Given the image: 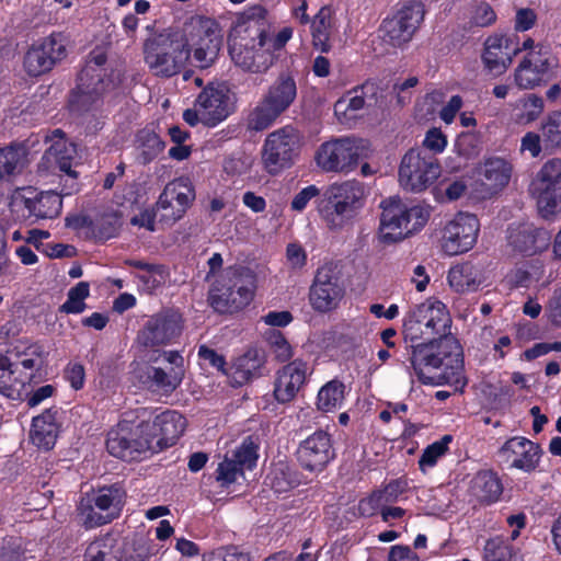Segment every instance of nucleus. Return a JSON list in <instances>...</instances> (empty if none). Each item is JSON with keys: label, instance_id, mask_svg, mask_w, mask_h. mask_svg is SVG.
<instances>
[{"label": "nucleus", "instance_id": "obj_1", "mask_svg": "<svg viewBox=\"0 0 561 561\" xmlns=\"http://www.w3.org/2000/svg\"><path fill=\"white\" fill-rule=\"evenodd\" d=\"M409 360L423 385H454L463 388L462 350L453 335L409 346Z\"/></svg>", "mask_w": 561, "mask_h": 561}, {"label": "nucleus", "instance_id": "obj_2", "mask_svg": "<svg viewBox=\"0 0 561 561\" xmlns=\"http://www.w3.org/2000/svg\"><path fill=\"white\" fill-rule=\"evenodd\" d=\"M255 287L256 277L250 268L230 266L211 282L207 300L215 311L232 313L251 302Z\"/></svg>", "mask_w": 561, "mask_h": 561}, {"label": "nucleus", "instance_id": "obj_3", "mask_svg": "<svg viewBox=\"0 0 561 561\" xmlns=\"http://www.w3.org/2000/svg\"><path fill=\"white\" fill-rule=\"evenodd\" d=\"M107 56L102 48L93 49L78 76L69 105L73 112L84 113L95 106L103 93L122 81L121 73H106Z\"/></svg>", "mask_w": 561, "mask_h": 561}, {"label": "nucleus", "instance_id": "obj_4", "mask_svg": "<svg viewBox=\"0 0 561 561\" xmlns=\"http://www.w3.org/2000/svg\"><path fill=\"white\" fill-rule=\"evenodd\" d=\"M451 317L446 306L436 299H426L411 308L403 318L402 334L405 343L450 336Z\"/></svg>", "mask_w": 561, "mask_h": 561}, {"label": "nucleus", "instance_id": "obj_5", "mask_svg": "<svg viewBox=\"0 0 561 561\" xmlns=\"http://www.w3.org/2000/svg\"><path fill=\"white\" fill-rule=\"evenodd\" d=\"M325 198L327 205L322 209L324 220L332 229L342 228L364 207L365 187L354 180L334 183L327 190Z\"/></svg>", "mask_w": 561, "mask_h": 561}, {"label": "nucleus", "instance_id": "obj_6", "mask_svg": "<svg viewBox=\"0 0 561 561\" xmlns=\"http://www.w3.org/2000/svg\"><path fill=\"white\" fill-rule=\"evenodd\" d=\"M145 61L160 77L176 75L190 59L191 49L186 39L159 35L148 39L144 46Z\"/></svg>", "mask_w": 561, "mask_h": 561}, {"label": "nucleus", "instance_id": "obj_7", "mask_svg": "<svg viewBox=\"0 0 561 561\" xmlns=\"http://www.w3.org/2000/svg\"><path fill=\"white\" fill-rule=\"evenodd\" d=\"M125 491L119 484L99 488L81 499L78 512L87 528L111 523L121 514Z\"/></svg>", "mask_w": 561, "mask_h": 561}, {"label": "nucleus", "instance_id": "obj_8", "mask_svg": "<svg viewBox=\"0 0 561 561\" xmlns=\"http://www.w3.org/2000/svg\"><path fill=\"white\" fill-rule=\"evenodd\" d=\"M346 294L342 267L339 263L327 262L316 271L309 289V302L320 313L336 310Z\"/></svg>", "mask_w": 561, "mask_h": 561}, {"label": "nucleus", "instance_id": "obj_9", "mask_svg": "<svg viewBox=\"0 0 561 561\" xmlns=\"http://www.w3.org/2000/svg\"><path fill=\"white\" fill-rule=\"evenodd\" d=\"M425 5L420 0H409L391 15L386 18L379 27L380 37L391 47H403L412 41L425 18Z\"/></svg>", "mask_w": 561, "mask_h": 561}, {"label": "nucleus", "instance_id": "obj_10", "mask_svg": "<svg viewBox=\"0 0 561 561\" xmlns=\"http://www.w3.org/2000/svg\"><path fill=\"white\" fill-rule=\"evenodd\" d=\"M440 175L438 159L425 149H410L399 167L400 185L411 192H422Z\"/></svg>", "mask_w": 561, "mask_h": 561}, {"label": "nucleus", "instance_id": "obj_11", "mask_svg": "<svg viewBox=\"0 0 561 561\" xmlns=\"http://www.w3.org/2000/svg\"><path fill=\"white\" fill-rule=\"evenodd\" d=\"M266 45V33L257 27L256 36L238 35L230 39L229 54L237 67L252 73H262L268 70L275 58Z\"/></svg>", "mask_w": 561, "mask_h": 561}, {"label": "nucleus", "instance_id": "obj_12", "mask_svg": "<svg viewBox=\"0 0 561 561\" xmlns=\"http://www.w3.org/2000/svg\"><path fill=\"white\" fill-rule=\"evenodd\" d=\"M68 37L62 33H51L32 44L23 58V68L30 77L48 73L68 55Z\"/></svg>", "mask_w": 561, "mask_h": 561}, {"label": "nucleus", "instance_id": "obj_13", "mask_svg": "<svg viewBox=\"0 0 561 561\" xmlns=\"http://www.w3.org/2000/svg\"><path fill=\"white\" fill-rule=\"evenodd\" d=\"M530 192L537 201L540 215L549 218L561 205V159L547 160L536 173Z\"/></svg>", "mask_w": 561, "mask_h": 561}, {"label": "nucleus", "instance_id": "obj_14", "mask_svg": "<svg viewBox=\"0 0 561 561\" xmlns=\"http://www.w3.org/2000/svg\"><path fill=\"white\" fill-rule=\"evenodd\" d=\"M299 136L297 130L286 125L267 135L263 149L262 162L270 174H278L289 168L297 154Z\"/></svg>", "mask_w": 561, "mask_h": 561}, {"label": "nucleus", "instance_id": "obj_15", "mask_svg": "<svg viewBox=\"0 0 561 561\" xmlns=\"http://www.w3.org/2000/svg\"><path fill=\"white\" fill-rule=\"evenodd\" d=\"M181 331L180 313L165 309L148 318L138 331L136 342L145 348L156 350L172 343Z\"/></svg>", "mask_w": 561, "mask_h": 561}, {"label": "nucleus", "instance_id": "obj_16", "mask_svg": "<svg viewBox=\"0 0 561 561\" xmlns=\"http://www.w3.org/2000/svg\"><path fill=\"white\" fill-rule=\"evenodd\" d=\"M186 427L185 417L172 410H167L157 415L152 423H145L141 431L154 430V433L146 440H141L140 447L149 448L151 453H158L167 447L173 446L184 433Z\"/></svg>", "mask_w": 561, "mask_h": 561}, {"label": "nucleus", "instance_id": "obj_17", "mask_svg": "<svg viewBox=\"0 0 561 561\" xmlns=\"http://www.w3.org/2000/svg\"><path fill=\"white\" fill-rule=\"evenodd\" d=\"M359 145L360 141L348 137L327 141L317 152V163L327 172L348 171L358 162Z\"/></svg>", "mask_w": 561, "mask_h": 561}, {"label": "nucleus", "instance_id": "obj_18", "mask_svg": "<svg viewBox=\"0 0 561 561\" xmlns=\"http://www.w3.org/2000/svg\"><path fill=\"white\" fill-rule=\"evenodd\" d=\"M478 232L477 216L459 213L443 230L442 249L447 255L467 252L474 245Z\"/></svg>", "mask_w": 561, "mask_h": 561}, {"label": "nucleus", "instance_id": "obj_19", "mask_svg": "<svg viewBox=\"0 0 561 561\" xmlns=\"http://www.w3.org/2000/svg\"><path fill=\"white\" fill-rule=\"evenodd\" d=\"M542 450L540 446L525 437L515 436L507 439L499 449L501 463L508 469L533 472L537 469Z\"/></svg>", "mask_w": 561, "mask_h": 561}, {"label": "nucleus", "instance_id": "obj_20", "mask_svg": "<svg viewBox=\"0 0 561 561\" xmlns=\"http://www.w3.org/2000/svg\"><path fill=\"white\" fill-rule=\"evenodd\" d=\"M382 209L378 229V238L385 244H391L411 234L407 224L405 204L399 197L392 196L380 203Z\"/></svg>", "mask_w": 561, "mask_h": 561}, {"label": "nucleus", "instance_id": "obj_21", "mask_svg": "<svg viewBox=\"0 0 561 561\" xmlns=\"http://www.w3.org/2000/svg\"><path fill=\"white\" fill-rule=\"evenodd\" d=\"M506 240L513 251L531 256L549 249L551 233L533 224H512L506 230Z\"/></svg>", "mask_w": 561, "mask_h": 561}, {"label": "nucleus", "instance_id": "obj_22", "mask_svg": "<svg viewBox=\"0 0 561 561\" xmlns=\"http://www.w3.org/2000/svg\"><path fill=\"white\" fill-rule=\"evenodd\" d=\"M256 460L257 446L251 437H248L230 456L226 455L225 459L219 462L216 470V481L219 482L220 486H229L237 482L240 477H243L244 469H252Z\"/></svg>", "mask_w": 561, "mask_h": 561}, {"label": "nucleus", "instance_id": "obj_23", "mask_svg": "<svg viewBox=\"0 0 561 561\" xmlns=\"http://www.w3.org/2000/svg\"><path fill=\"white\" fill-rule=\"evenodd\" d=\"M518 54L519 42L517 35L494 34L484 42L482 61L489 72L502 75Z\"/></svg>", "mask_w": 561, "mask_h": 561}, {"label": "nucleus", "instance_id": "obj_24", "mask_svg": "<svg viewBox=\"0 0 561 561\" xmlns=\"http://www.w3.org/2000/svg\"><path fill=\"white\" fill-rule=\"evenodd\" d=\"M310 374L308 363L299 358L283 366L277 370L274 381L273 393L275 400L283 404L293 401L305 386Z\"/></svg>", "mask_w": 561, "mask_h": 561}, {"label": "nucleus", "instance_id": "obj_25", "mask_svg": "<svg viewBox=\"0 0 561 561\" xmlns=\"http://www.w3.org/2000/svg\"><path fill=\"white\" fill-rule=\"evenodd\" d=\"M552 57L547 46L529 51L515 69V82L520 89H534L552 67Z\"/></svg>", "mask_w": 561, "mask_h": 561}, {"label": "nucleus", "instance_id": "obj_26", "mask_svg": "<svg viewBox=\"0 0 561 561\" xmlns=\"http://www.w3.org/2000/svg\"><path fill=\"white\" fill-rule=\"evenodd\" d=\"M297 456L304 469L311 472L323 470L334 458L330 435L323 431L313 433L299 445Z\"/></svg>", "mask_w": 561, "mask_h": 561}, {"label": "nucleus", "instance_id": "obj_27", "mask_svg": "<svg viewBox=\"0 0 561 561\" xmlns=\"http://www.w3.org/2000/svg\"><path fill=\"white\" fill-rule=\"evenodd\" d=\"M195 102L202 114V123L207 126H216L231 113L229 95L221 87L207 85Z\"/></svg>", "mask_w": 561, "mask_h": 561}, {"label": "nucleus", "instance_id": "obj_28", "mask_svg": "<svg viewBox=\"0 0 561 561\" xmlns=\"http://www.w3.org/2000/svg\"><path fill=\"white\" fill-rule=\"evenodd\" d=\"M46 140L50 142V146L46 149L44 159L49 163H55L61 172L76 178V172L71 171V161L77 153L76 146L66 139L61 129L53 130L46 136Z\"/></svg>", "mask_w": 561, "mask_h": 561}, {"label": "nucleus", "instance_id": "obj_29", "mask_svg": "<svg viewBox=\"0 0 561 561\" xmlns=\"http://www.w3.org/2000/svg\"><path fill=\"white\" fill-rule=\"evenodd\" d=\"M503 483L493 470H480L470 481L469 492L481 504L497 502L503 493Z\"/></svg>", "mask_w": 561, "mask_h": 561}, {"label": "nucleus", "instance_id": "obj_30", "mask_svg": "<svg viewBox=\"0 0 561 561\" xmlns=\"http://www.w3.org/2000/svg\"><path fill=\"white\" fill-rule=\"evenodd\" d=\"M195 199V192L188 179L179 178L168 183L161 193V203H176L175 213L169 216L170 219H181Z\"/></svg>", "mask_w": 561, "mask_h": 561}, {"label": "nucleus", "instance_id": "obj_31", "mask_svg": "<svg viewBox=\"0 0 561 561\" xmlns=\"http://www.w3.org/2000/svg\"><path fill=\"white\" fill-rule=\"evenodd\" d=\"M512 164L502 158L488 159L480 169L482 185L489 193H496L505 187L512 176Z\"/></svg>", "mask_w": 561, "mask_h": 561}, {"label": "nucleus", "instance_id": "obj_32", "mask_svg": "<svg viewBox=\"0 0 561 561\" xmlns=\"http://www.w3.org/2000/svg\"><path fill=\"white\" fill-rule=\"evenodd\" d=\"M57 412V410L48 409L33 419L31 439L34 445L46 450L54 447L59 433V426L56 422Z\"/></svg>", "mask_w": 561, "mask_h": 561}, {"label": "nucleus", "instance_id": "obj_33", "mask_svg": "<svg viewBox=\"0 0 561 561\" xmlns=\"http://www.w3.org/2000/svg\"><path fill=\"white\" fill-rule=\"evenodd\" d=\"M222 39L213 28L203 30L193 49V65L199 69L210 67L217 59Z\"/></svg>", "mask_w": 561, "mask_h": 561}, {"label": "nucleus", "instance_id": "obj_34", "mask_svg": "<svg viewBox=\"0 0 561 561\" xmlns=\"http://www.w3.org/2000/svg\"><path fill=\"white\" fill-rule=\"evenodd\" d=\"M266 358L263 351L249 348L234 363V378L240 383L249 382L264 375Z\"/></svg>", "mask_w": 561, "mask_h": 561}, {"label": "nucleus", "instance_id": "obj_35", "mask_svg": "<svg viewBox=\"0 0 561 561\" xmlns=\"http://www.w3.org/2000/svg\"><path fill=\"white\" fill-rule=\"evenodd\" d=\"M27 148L19 142L0 148V180L20 174L27 164Z\"/></svg>", "mask_w": 561, "mask_h": 561}, {"label": "nucleus", "instance_id": "obj_36", "mask_svg": "<svg viewBox=\"0 0 561 561\" xmlns=\"http://www.w3.org/2000/svg\"><path fill=\"white\" fill-rule=\"evenodd\" d=\"M16 370L9 356H0V393L11 400H24V381L31 380L33 374L30 373L24 378H16L13 375Z\"/></svg>", "mask_w": 561, "mask_h": 561}, {"label": "nucleus", "instance_id": "obj_37", "mask_svg": "<svg viewBox=\"0 0 561 561\" xmlns=\"http://www.w3.org/2000/svg\"><path fill=\"white\" fill-rule=\"evenodd\" d=\"M263 96L284 113L297 96L295 79L288 73L279 75Z\"/></svg>", "mask_w": 561, "mask_h": 561}, {"label": "nucleus", "instance_id": "obj_38", "mask_svg": "<svg viewBox=\"0 0 561 561\" xmlns=\"http://www.w3.org/2000/svg\"><path fill=\"white\" fill-rule=\"evenodd\" d=\"M141 440L146 438H129L123 431H112L107 436L106 448L116 458L131 460L135 454L149 451V448L140 447Z\"/></svg>", "mask_w": 561, "mask_h": 561}, {"label": "nucleus", "instance_id": "obj_39", "mask_svg": "<svg viewBox=\"0 0 561 561\" xmlns=\"http://www.w3.org/2000/svg\"><path fill=\"white\" fill-rule=\"evenodd\" d=\"M313 46L322 53L331 48L330 39L333 32V15L329 7H322L311 23Z\"/></svg>", "mask_w": 561, "mask_h": 561}, {"label": "nucleus", "instance_id": "obj_40", "mask_svg": "<svg viewBox=\"0 0 561 561\" xmlns=\"http://www.w3.org/2000/svg\"><path fill=\"white\" fill-rule=\"evenodd\" d=\"M283 114L266 98L257 102L247 118V128L252 131H262L271 127Z\"/></svg>", "mask_w": 561, "mask_h": 561}, {"label": "nucleus", "instance_id": "obj_41", "mask_svg": "<svg viewBox=\"0 0 561 561\" xmlns=\"http://www.w3.org/2000/svg\"><path fill=\"white\" fill-rule=\"evenodd\" d=\"M26 207L37 218H55L62 207V199L59 194L48 191L41 192L34 199H26Z\"/></svg>", "mask_w": 561, "mask_h": 561}, {"label": "nucleus", "instance_id": "obj_42", "mask_svg": "<svg viewBox=\"0 0 561 561\" xmlns=\"http://www.w3.org/2000/svg\"><path fill=\"white\" fill-rule=\"evenodd\" d=\"M345 398V385L339 379H332L323 385L317 396V409L332 412L340 409Z\"/></svg>", "mask_w": 561, "mask_h": 561}, {"label": "nucleus", "instance_id": "obj_43", "mask_svg": "<svg viewBox=\"0 0 561 561\" xmlns=\"http://www.w3.org/2000/svg\"><path fill=\"white\" fill-rule=\"evenodd\" d=\"M448 282L458 293L473 291L479 286L478 271L469 262L458 264L450 268Z\"/></svg>", "mask_w": 561, "mask_h": 561}, {"label": "nucleus", "instance_id": "obj_44", "mask_svg": "<svg viewBox=\"0 0 561 561\" xmlns=\"http://www.w3.org/2000/svg\"><path fill=\"white\" fill-rule=\"evenodd\" d=\"M540 135L543 149L553 153L561 148V111H554L547 115L541 123Z\"/></svg>", "mask_w": 561, "mask_h": 561}, {"label": "nucleus", "instance_id": "obj_45", "mask_svg": "<svg viewBox=\"0 0 561 561\" xmlns=\"http://www.w3.org/2000/svg\"><path fill=\"white\" fill-rule=\"evenodd\" d=\"M136 149L138 150V159L142 164H146L164 149V142L153 130L142 129L137 134Z\"/></svg>", "mask_w": 561, "mask_h": 561}, {"label": "nucleus", "instance_id": "obj_46", "mask_svg": "<svg viewBox=\"0 0 561 561\" xmlns=\"http://www.w3.org/2000/svg\"><path fill=\"white\" fill-rule=\"evenodd\" d=\"M150 387L161 394L172 393L182 382L183 370L171 369L169 373L162 368L152 367L148 374Z\"/></svg>", "mask_w": 561, "mask_h": 561}, {"label": "nucleus", "instance_id": "obj_47", "mask_svg": "<svg viewBox=\"0 0 561 561\" xmlns=\"http://www.w3.org/2000/svg\"><path fill=\"white\" fill-rule=\"evenodd\" d=\"M267 11L264 7L255 4L249 7L239 18V23L236 28L238 35L249 33V36H256L257 27L265 30V19Z\"/></svg>", "mask_w": 561, "mask_h": 561}, {"label": "nucleus", "instance_id": "obj_48", "mask_svg": "<svg viewBox=\"0 0 561 561\" xmlns=\"http://www.w3.org/2000/svg\"><path fill=\"white\" fill-rule=\"evenodd\" d=\"M365 106L362 89H354L334 104V114L340 121H350L357 117L358 111Z\"/></svg>", "mask_w": 561, "mask_h": 561}, {"label": "nucleus", "instance_id": "obj_49", "mask_svg": "<svg viewBox=\"0 0 561 561\" xmlns=\"http://www.w3.org/2000/svg\"><path fill=\"white\" fill-rule=\"evenodd\" d=\"M157 553L158 548L152 540L138 537L125 545L121 561H150Z\"/></svg>", "mask_w": 561, "mask_h": 561}, {"label": "nucleus", "instance_id": "obj_50", "mask_svg": "<svg viewBox=\"0 0 561 561\" xmlns=\"http://www.w3.org/2000/svg\"><path fill=\"white\" fill-rule=\"evenodd\" d=\"M90 295V285L87 282H80L71 287L67 295V300L60 306V311L65 313H81L87 305L85 298Z\"/></svg>", "mask_w": 561, "mask_h": 561}, {"label": "nucleus", "instance_id": "obj_51", "mask_svg": "<svg viewBox=\"0 0 561 561\" xmlns=\"http://www.w3.org/2000/svg\"><path fill=\"white\" fill-rule=\"evenodd\" d=\"M265 340L275 360L285 363L294 356L291 345L280 331L275 329L266 331Z\"/></svg>", "mask_w": 561, "mask_h": 561}, {"label": "nucleus", "instance_id": "obj_52", "mask_svg": "<svg viewBox=\"0 0 561 561\" xmlns=\"http://www.w3.org/2000/svg\"><path fill=\"white\" fill-rule=\"evenodd\" d=\"M119 227L121 217L114 210H106L100 214L93 224V230L101 239L114 237Z\"/></svg>", "mask_w": 561, "mask_h": 561}, {"label": "nucleus", "instance_id": "obj_53", "mask_svg": "<svg viewBox=\"0 0 561 561\" xmlns=\"http://www.w3.org/2000/svg\"><path fill=\"white\" fill-rule=\"evenodd\" d=\"M451 439L450 435H445L439 440L427 446L419 459L420 469L425 471L426 468L435 466L437 460L448 450V444Z\"/></svg>", "mask_w": 561, "mask_h": 561}, {"label": "nucleus", "instance_id": "obj_54", "mask_svg": "<svg viewBox=\"0 0 561 561\" xmlns=\"http://www.w3.org/2000/svg\"><path fill=\"white\" fill-rule=\"evenodd\" d=\"M113 539L98 538L85 549L84 561H114L112 557Z\"/></svg>", "mask_w": 561, "mask_h": 561}, {"label": "nucleus", "instance_id": "obj_55", "mask_svg": "<svg viewBox=\"0 0 561 561\" xmlns=\"http://www.w3.org/2000/svg\"><path fill=\"white\" fill-rule=\"evenodd\" d=\"M135 276L148 290H154L167 282L169 273L164 265L150 264L146 271L138 272Z\"/></svg>", "mask_w": 561, "mask_h": 561}, {"label": "nucleus", "instance_id": "obj_56", "mask_svg": "<svg viewBox=\"0 0 561 561\" xmlns=\"http://www.w3.org/2000/svg\"><path fill=\"white\" fill-rule=\"evenodd\" d=\"M485 561H511L512 548L502 537H494L486 541L484 547Z\"/></svg>", "mask_w": 561, "mask_h": 561}, {"label": "nucleus", "instance_id": "obj_57", "mask_svg": "<svg viewBox=\"0 0 561 561\" xmlns=\"http://www.w3.org/2000/svg\"><path fill=\"white\" fill-rule=\"evenodd\" d=\"M270 484L277 493L287 492L297 484L296 478L289 472L285 466H278L268 476Z\"/></svg>", "mask_w": 561, "mask_h": 561}, {"label": "nucleus", "instance_id": "obj_58", "mask_svg": "<svg viewBox=\"0 0 561 561\" xmlns=\"http://www.w3.org/2000/svg\"><path fill=\"white\" fill-rule=\"evenodd\" d=\"M204 561H251L249 553L236 546L220 547L204 556Z\"/></svg>", "mask_w": 561, "mask_h": 561}, {"label": "nucleus", "instance_id": "obj_59", "mask_svg": "<svg viewBox=\"0 0 561 561\" xmlns=\"http://www.w3.org/2000/svg\"><path fill=\"white\" fill-rule=\"evenodd\" d=\"M405 218L411 228V234L422 228L430 218V210L421 205L408 207L405 205Z\"/></svg>", "mask_w": 561, "mask_h": 561}, {"label": "nucleus", "instance_id": "obj_60", "mask_svg": "<svg viewBox=\"0 0 561 561\" xmlns=\"http://www.w3.org/2000/svg\"><path fill=\"white\" fill-rule=\"evenodd\" d=\"M457 153L467 159L476 157L479 153V140L472 134H461L455 142Z\"/></svg>", "mask_w": 561, "mask_h": 561}, {"label": "nucleus", "instance_id": "obj_61", "mask_svg": "<svg viewBox=\"0 0 561 561\" xmlns=\"http://www.w3.org/2000/svg\"><path fill=\"white\" fill-rule=\"evenodd\" d=\"M447 145L446 136L437 128L430 129L425 138L423 140V147L420 149H425L436 157L437 153H440L445 150Z\"/></svg>", "mask_w": 561, "mask_h": 561}, {"label": "nucleus", "instance_id": "obj_62", "mask_svg": "<svg viewBox=\"0 0 561 561\" xmlns=\"http://www.w3.org/2000/svg\"><path fill=\"white\" fill-rule=\"evenodd\" d=\"M386 503L383 502L381 494L378 491L373 492L369 496L362 499L358 503V513L364 517L375 516L379 511L383 508Z\"/></svg>", "mask_w": 561, "mask_h": 561}, {"label": "nucleus", "instance_id": "obj_63", "mask_svg": "<svg viewBox=\"0 0 561 561\" xmlns=\"http://www.w3.org/2000/svg\"><path fill=\"white\" fill-rule=\"evenodd\" d=\"M543 149L542 137L535 131H527L520 139L519 151L529 152L531 158H537Z\"/></svg>", "mask_w": 561, "mask_h": 561}, {"label": "nucleus", "instance_id": "obj_64", "mask_svg": "<svg viewBox=\"0 0 561 561\" xmlns=\"http://www.w3.org/2000/svg\"><path fill=\"white\" fill-rule=\"evenodd\" d=\"M547 312L552 325L561 328V287L553 291L547 306Z\"/></svg>", "mask_w": 561, "mask_h": 561}]
</instances>
